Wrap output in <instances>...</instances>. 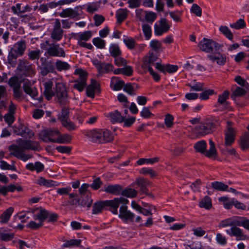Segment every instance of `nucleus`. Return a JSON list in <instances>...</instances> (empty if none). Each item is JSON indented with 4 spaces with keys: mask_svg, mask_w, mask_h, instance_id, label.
<instances>
[{
    "mask_svg": "<svg viewBox=\"0 0 249 249\" xmlns=\"http://www.w3.org/2000/svg\"><path fill=\"white\" fill-rule=\"evenodd\" d=\"M81 243L80 239H71L70 240H66L63 245L64 248H69L71 247H78Z\"/></svg>",
    "mask_w": 249,
    "mask_h": 249,
    "instance_id": "50",
    "label": "nucleus"
},
{
    "mask_svg": "<svg viewBox=\"0 0 249 249\" xmlns=\"http://www.w3.org/2000/svg\"><path fill=\"white\" fill-rule=\"evenodd\" d=\"M8 84L13 89H20L21 82L17 76L11 77L8 81Z\"/></svg>",
    "mask_w": 249,
    "mask_h": 249,
    "instance_id": "45",
    "label": "nucleus"
},
{
    "mask_svg": "<svg viewBox=\"0 0 249 249\" xmlns=\"http://www.w3.org/2000/svg\"><path fill=\"white\" fill-rule=\"evenodd\" d=\"M201 50L208 53H212L213 51H217L223 47V45L220 44L212 39L204 38L198 44Z\"/></svg>",
    "mask_w": 249,
    "mask_h": 249,
    "instance_id": "8",
    "label": "nucleus"
},
{
    "mask_svg": "<svg viewBox=\"0 0 249 249\" xmlns=\"http://www.w3.org/2000/svg\"><path fill=\"white\" fill-rule=\"evenodd\" d=\"M124 84V82L119 80L118 77H113L111 78L110 87L114 90H121Z\"/></svg>",
    "mask_w": 249,
    "mask_h": 249,
    "instance_id": "25",
    "label": "nucleus"
},
{
    "mask_svg": "<svg viewBox=\"0 0 249 249\" xmlns=\"http://www.w3.org/2000/svg\"><path fill=\"white\" fill-rule=\"evenodd\" d=\"M128 203V200L124 197L116 198L113 200L104 201V205L107 207H109V210L115 214L118 213V208L120 204H126Z\"/></svg>",
    "mask_w": 249,
    "mask_h": 249,
    "instance_id": "11",
    "label": "nucleus"
},
{
    "mask_svg": "<svg viewBox=\"0 0 249 249\" xmlns=\"http://www.w3.org/2000/svg\"><path fill=\"white\" fill-rule=\"evenodd\" d=\"M45 44L49 45V47L46 49L47 54L52 57H65L66 54L64 49L60 47L58 44H49L48 41H45ZM41 48L45 49V47L41 45Z\"/></svg>",
    "mask_w": 249,
    "mask_h": 249,
    "instance_id": "9",
    "label": "nucleus"
},
{
    "mask_svg": "<svg viewBox=\"0 0 249 249\" xmlns=\"http://www.w3.org/2000/svg\"><path fill=\"white\" fill-rule=\"evenodd\" d=\"M248 90H249V89H247L243 87H237L231 94V97L232 99L235 100L236 98L242 97L245 95Z\"/></svg>",
    "mask_w": 249,
    "mask_h": 249,
    "instance_id": "32",
    "label": "nucleus"
},
{
    "mask_svg": "<svg viewBox=\"0 0 249 249\" xmlns=\"http://www.w3.org/2000/svg\"><path fill=\"white\" fill-rule=\"evenodd\" d=\"M72 139V136L68 134H65L64 135H61L57 137V139L54 141V142L59 143H68L70 142Z\"/></svg>",
    "mask_w": 249,
    "mask_h": 249,
    "instance_id": "37",
    "label": "nucleus"
},
{
    "mask_svg": "<svg viewBox=\"0 0 249 249\" xmlns=\"http://www.w3.org/2000/svg\"><path fill=\"white\" fill-rule=\"evenodd\" d=\"M20 127H21V131H19V133H18V135L26 137L29 138H31L34 136V133L33 131L26 126L20 125Z\"/></svg>",
    "mask_w": 249,
    "mask_h": 249,
    "instance_id": "38",
    "label": "nucleus"
},
{
    "mask_svg": "<svg viewBox=\"0 0 249 249\" xmlns=\"http://www.w3.org/2000/svg\"><path fill=\"white\" fill-rule=\"evenodd\" d=\"M128 10L126 9H120L116 13V17L118 22L119 23L123 21L127 17Z\"/></svg>",
    "mask_w": 249,
    "mask_h": 249,
    "instance_id": "44",
    "label": "nucleus"
},
{
    "mask_svg": "<svg viewBox=\"0 0 249 249\" xmlns=\"http://www.w3.org/2000/svg\"><path fill=\"white\" fill-rule=\"evenodd\" d=\"M157 58L156 55H154L153 53H150L148 56H146L144 58L142 68L147 70L149 69V68L151 67V66L155 65V62L157 60Z\"/></svg>",
    "mask_w": 249,
    "mask_h": 249,
    "instance_id": "20",
    "label": "nucleus"
},
{
    "mask_svg": "<svg viewBox=\"0 0 249 249\" xmlns=\"http://www.w3.org/2000/svg\"><path fill=\"white\" fill-rule=\"evenodd\" d=\"M124 42L129 49L133 50L135 48L136 42L132 38H125L124 39Z\"/></svg>",
    "mask_w": 249,
    "mask_h": 249,
    "instance_id": "63",
    "label": "nucleus"
},
{
    "mask_svg": "<svg viewBox=\"0 0 249 249\" xmlns=\"http://www.w3.org/2000/svg\"><path fill=\"white\" fill-rule=\"evenodd\" d=\"M121 194L123 196L128 197H134L137 195V191L134 189L127 188L124 190H122Z\"/></svg>",
    "mask_w": 249,
    "mask_h": 249,
    "instance_id": "52",
    "label": "nucleus"
},
{
    "mask_svg": "<svg viewBox=\"0 0 249 249\" xmlns=\"http://www.w3.org/2000/svg\"><path fill=\"white\" fill-rule=\"evenodd\" d=\"M230 92L228 90H225L222 94L218 95L217 99V104L215 105L216 107L220 106H227L228 103L227 100L229 98Z\"/></svg>",
    "mask_w": 249,
    "mask_h": 249,
    "instance_id": "26",
    "label": "nucleus"
},
{
    "mask_svg": "<svg viewBox=\"0 0 249 249\" xmlns=\"http://www.w3.org/2000/svg\"><path fill=\"white\" fill-rule=\"evenodd\" d=\"M105 207L106 205H104V201L95 203L93 206L92 213L97 214L101 213Z\"/></svg>",
    "mask_w": 249,
    "mask_h": 249,
    "instance_id": "54",
    "label": "nucleus"
},
{
    "mask_svg": "<svg viewBox=\"0 0 249 249\" xmlns=\"http://www.w3.org/2000/svg\"><path fill=\"white\" fill-rule=\"evenodd\" d=\"M92 36V33L90 31H85L79 34H73V37L77 41H87L89 40Z\"/></svg>",
    "mask_w": 249,
    "mask_h": 249,
    "instance_id": "28",
    "label": "nucleus"
},
{
    "mask_svg": "<svg viewBox=\"0 0 249 249\" xmlns=\"http://www.w3.org/2000/svg\"><path fill=\"white\" fill-rule=\"evenodd\" d=\"M26 49L25 40H21L16 42L11 49L17 53L19 56H22Z\"/></svg>",
    "mask_w": 249,
    "mask_h": 249,
    "instance_id": "19",
    "label": "nucleus"
},
{
    "mask_svg": "<svg viewBox=\"0 0 249 249\" xmlns=\"http://www.w3.org/2000/svg\"><path fill=\"white\" fill-rule=\"evenodd\" d=\"M55 65L58 71H67L70 69V65L66 62L57 60Z\"/></svg>",
    "mask_w": 249,
    "mask_h": 249,
    "instance_id": "42",
    "label": "nucleus"
},
{
    "mask_svg": "<svg viewBox=\"0 0 249 249\" xmlns=\"http://www.w3.org/2000/svg\"><path fill=\"white\" fill-rule=\"evenodd\" d=\"M231 226L230 230H226V232L231 236L236 237L237 240H242L246 239V235L243 232L242 230L237 227V218L230 217L220 221L218 227L225 228Z\"/></svg>",
    "mask_w": 249,
    "mask_h": 249,
    "instance_id": "2",
    "label": "nucleus"
},
{
    "mask_svg": "<svg viewBox=\"0 0 249 249\" xmlns=\"http://www.w3.org/2000/svg\"><path fill=\"white\" fill-rule=\"evenodd\" d=\"M199 206L201 208H205L207 210L210 209L212 207V200L210 197L205 196L200 202Z\"/></svg>",
    "mask_w": 249,
    "mask_h": 249,
    "instance_id": "40",
    "label": "nucleus"
},
{
    "mask_svg": "<svg viewBox=\"0 0 249 249\" xmlns=\"http://www.w3.org/2000/svg\"><path fill=\"white\" fill-rule=\"evenodd\" d=\"M216 121L209 119L204 120L196 127L198 136H204L213 132L216 127Z\"/></svg>",
    "mask_w": 249,
    "mask_h": 249,
    "instance_id": "6",
    "label": "nucleus"
},
{
    "mask_svg": "<svg viewBox=\"0 0 249 249\" xmlns=\"http://www.w3.org/2000/svg\"><path fill=\"white\" fill-rule=\"evenodd\" d=\"M194 147L196 152L204 154L207 147V143L206 141L201 140L196 142Z\"/></svg>",
    "mask_w": 249,
    "mask_h": 249,
    "instance_id": "39",
    "label": "nucleus"
},
{
    "mask_svg": "<svg viewBox=\"0 0 249 249\" xmlns=\"http://www.w3.org/2000/svg\"><path fill=\"white\" fill-rule=\"evenodd\" d=\"M219 31L229 39L231 40L233 39V34L227 26H221L219 27Z\"/></svg>",
    "mask_w": 249,
    "mask_h": 249,
    "instance_id": "55",
    "label": "nucleus"
},
{
    "mask_svg": "<svg viewBox=\"0 0 249 249\" xmlns=\"http://www.w3.org/2000/svg\"><path fill=\"white\" fill-rule=\"evenodd\" d=\"M41 54V51L39 50L31 51L29 52V58L31 60L38 59Z\"/></svg>",
    "mask_w": 249,
    "mask_h": 249,
    "instance_id": "61",
    "label": "nucleus"
},
{
    "mask_svg": "<svg viewBox=\"0 0 249 249\" xmlns=\"http://www.w3.org/2000/svg\"><path fill=\"white\" fill-rule=\"evenodd\" d=\"M93 63L99 73H108L113 70V66L110 64L102 63L98 60H94Z\"/></svg>",
    "mask_w": 249,
    "mask_h": 249,
    "instance_id": "17",
    "label": "nucleus"
},
{
    "mask_svg": "<svg viewBox=\"0 0 249 249\" xmlns=\"http://www.w3.org/2000/svg\"><path fill=\"white\" fill-rule=\"evenodd\" d=\"M79 15L76 10L72 8H67L63 9L61 12L59 13V16L62 18L69 17L71 18H76Z\"/></svg>",
    "mask_w": 249,
    "mask_h": 249,
    "instance_id": "23",
    "label": "nucleus"
},
{
    "mask_svg": "<svg viewBox=\"0 0 249 249\" xmlns=\"http://www.w3.org/2000/svg\"><path fill=\"white\" fill-rule=\"evenodd\" d=\"M123 187L119 184L109 185L105 188V191L107 193L118 195L122 191Z\"/></svg>",
    "mask_w": 249,
    "mask_h": 249,
    "instance_id": "24",
    "label": "nucleus"
},
{
    "mask_svg": "<svg viewBox=\"0 0 249 249\" xmlns=\"http://www.w3.org/2000/svg\"><path fill=\"white\" fill-rule=\"evenodd\" d=\"M233 124L231 121L227 122L224 130V146L230 155L236 156L237 154L235 149L233 148H229L234 142L237 132V129L233 126Z\"/></svg>",
    "mask_w": 249,
    "mask_h": 249,
    "instance_id": "3",
    "label": "nucleus"
},
{
    "mask_svg": "<svg viewBox=\"0 0 249 249\" xmlns=\"http://www.w3.org/2000/svg\"><path fill=\"white\" fill-rule=\"evenodd\" d=\"M167 20L165 18H161L160 21V25H155V34L157 36H161L164 33H166L170 29Z\"/></svg>",
    "mask_w": 249,
    "mask_h": 249,
    "instance_id": "16",
    "label": "nucleus"
},
{
    "mask_svg": "<svg viewBox=\"0 0 249 249\" xmlns=\"http://www.w3.org/2000/svg\"><path fill=\"white\" fill-rule=\"evenodd\" d=\"M19 55L12 49L9 53L8 55V63L12 67H15L17 64V59Z\"/></svg>",
    "mask_w": 249,
    "mask_h": 249,
    "instance_id": "33",
    "label": "nucleus"
},
{
    "mask_svg": "<svg viewBox=\"0 0 249 249\" xmlns=\"http://www.w3.org/2000/svg\"><path fill=\"white\" fill-rule=\"evenodd\" d=\"M69 108L66 107H63L61 112L58 116V119L62 123L65 121L69 120Z\"/></svg>",
    "mask_w": 249,
    "mask_h": 249,
    "instance_id": "41",
    "label": "nucleus"
},
{
    "mask_svg": "<svg viewBox=\"0 0 249 249\" xmlns=\"http://www.w3.org/2000/svg\"><path fill=\"white\" fill-rule=\"evenodd\" d=\"M74 74L78 75L79 77L74 80L73 88L79 91H82L86 86L87 73L82 69H78L75 71Z\"/></svg>",
    "mask_w": 249,
    "mask_h": 249,
    "instance_id": "10",
    "label": "nucleus"
},
{
    "mask_svg": "<svg viewBox=\"0 0 249 249\" xmlns=\"http://www.w3.org/2000/svg\"><path fill=\"white\" fill-rule=\"evenodd\" d=\"M145 19L148 22L152 23L156 18V15L152 12H145Z\"/></svg>",
    "mask_w": 249,
    "mask_h": 249,
    "instance_id": "64",
    "label": "nucleus"
},
{
    "mask_svg": "<svg viewBox=\"0 0 249 249\" xmlns=\"http://www.w3.org/2000/svg\"><path fill=\"white\" fill-rule=\"evenodd\" d=\"M209 142L210 147L209 150H205L204 155L208 158H214L217 156V150L215 146L214 142L211 139L209 140Z\"/></svg>",
    "mask_w": 249,
    "mask_h": 249,
    "instance_id": "30",
    "label": "nucleus"
},
{
    "mask_svg": "<svg viewBox=\"0 0 249 249\" xmlns=\"http://www.w3.org/2000/svg\"><path fill=\"white\" fill-rule=\"evenodd\" d=\"M100 87L99 84L93 79L91 80V83L86 89V93L88 97L93 98L95 95V89L98 90Z\"/></svg>",
    "mask_w": 249,
    "mask_h": 249,
    "instance_id": "21",
    "label": "nucleus"
},
{
    "mask_svg": "<svg viewBox=\"0 0 249 249\" xmlns=\"http://www.w3.org/2000/svg\"><path fill=\"white\" fill-rule=\"evenodd\" d=\"M55 96L56 101L62 105H65L68 103V92L66 86L63 83H56Z\"/></svg>",
    "mask_w": 249,
    "mask_h": 249,
    "instance_id": "7",
    "label": "nucleus"
},
{
    "mask_svg": "<svg viewBox=\"0 0 249 249\" xmlns=\"http://www.w3.org/2000/svg\"><path fill=\"white\" fill-rule=\"evenodd\" d=\"M109 52L113 57H116L121 54V51L117 44H111L109 47Z\"/></svg>",
    "mask_w": 249,
    "mask_h": 249,
    "instance_id": "48",
    "label": "nucleus"
},
{
    "mask_svg": "<svg viewBox=\"0 0 249 249\" xmlns=\"http://www.w3.org/2000/svg\"><path fill=\"white\" fill-rule=\"evenodd\" d=\"M139 173L144 175L148 174L152 178L156 177L158 176L157 173L153 169L150 168H142L140 170Z\"/></svg>",
    "mask_w": 249,
    "mask_h": 249,
    "instance_id": "49",
    "label": "nucleus"
},
{
    "mask_svg": "<svg viewBox=\"0 0 249 249\" xmlns=\"http://www.w3.org/2000/svg\"><path fill=\"white\" fill-rule=\"evenodd\" d=\"M235 81L239 85L243 88H246L247 89H249V83L244 80L241 76H237L234 78Z\"/></svg>",
    "mask_w": 249,
    "mask_h": 249,
    "instance_id": "58",
    "label": "nucleus"
},
{
    "mask_svg": "<svg viewBox=\"0 0 249 249\" xmlns=\"http://www.w3.org/2000/svg\"><path fill=\"white\" fill-rule=\"evenodd\" d=\"M92 42L96 47L99 49L104 48L106 45L105 41L100 37L93 38Z\"/></svg>",
    "mask_w": 249,
    "mask_h": 249,
    "instance_id": "59",
    "label": "nucleus"
},
{
    "mask_svg": "<svg viewBox=\"0 0 249 249\" xmlns=\"http://www.w3.org/2000/svg\"><path fill=\"white\" fill-rule=\"evenodd\" d=\"M135 183L140 188V191L142 194H148L147 186L151 184L149 181L144 178H139L136 179Z\"/></svg>",
    "mask_w": 249,
    "mask_h": 249,
    "instance_id": "18",
    "label": "nucleus"
},
{
    "mask_svg": "<svg viewBox=\"0 0 249 249\" xmlns=\"http://www.w3.org/2000/svg\"><path fill=\"white\" fill-rule=\"evenodd\" d=\"M48 216V212L44 209L41 210L38 214H35L33 217L35 220L38 219L39 222L43 224Z\"/></svg>",
    "mask_w": 249,
    "mask_h": 249,
    "instance_id": "43",
    "label": "nucleus"
},
{
    "mask_svg": "<svg viewBox=\"0 0 249 249\" xmlns=\"http://www.w3.org/2000/svg\"><path fill=\"white\" fill-rule=\"evenodd\" d=\"M23 82L24 91L32 98H35L37 95V91L36 88L33 87L35 82H31L28 79H24Z\"/></svg>",
    "mask_w": 249,
    "mask_h": 249,
    "instance_id": "14",
    "label": "nucleus"
},
{
    "mask_svg": "<svg viewBox=\"0 0 249 249\" xmlns=\"http://www.w3.org/2000/svg\"><path fill=\"white\" fill-rule=\"evenodd\" d=\"M86 136L91 141L101 143L110 142L114 138L111 132L105 129H93L87 132Z\"/></svg>",
    "mask_w": 249,
    "mask_h": 249,
    "instance_id": "4",
    "label": "nucleus"
},
{
    "mask_svg": "<svg viewBox=\"0 0 249 249\" xmlns=\"http://www.w3.org/2000/svg\"><path fill=\"white\" fill-rule=\"evenodd\" d=\"M239 144L243 150L249 149V133H245L240 137Z\"/></svg>",
    "mask_w": 249,
    "mask_h": 249,
    "instance_id": "31",
    "label": "nucleus"
},
{
    "mask_svg": "<svg viewBox=\"0 0 249 249\" xmlns=\"http://www.w3.org/2000/svg\"><path fill=\"white\" fill-rule=\"evenodd\" d=\"M49 131L48 129L42 130L38 134L39 139L46 142H54L55 139H52L50 137Z\"/></svg>",
    "mask_w": 249,
    "mask_h": 249,
    "instance_id": "35",
    "label": "nucleus"
},
{
    "mask_svg": "<svg viewBox=\"0 0 249 249\" xmlns=\"http://www.w3.org/2000/svg\"><path fill=\"white\" fill-rule=\"evenodd\" d=\"M69 200L68 203L69 204L77 207L81 206L82 207H87L90 208L92 205L93 200L88 195L84 198L82 196H79L78 194L74 193H70L69 194Z\"/></svg>",
    "mask_w": 249,
    "mask_h": 249,
    "instance_id": "5",
    "label": "nucleus"
},
{
    "mask_svg": "<svg viewBox=\"0 0 249 249\" xmlns=\"http://www.w3.org/2000/svg\"><path fill=\"white\" fill-rule=\"evenodd\" d=\"M108 116L110 121L113 123H122L124 121V117L121 115L118 110L109 113Z\"/></svg>",
    "mask_w": 249,
    "mask_h": 249,
    "instance_id": "29",
    "label": "nucleus"
},
{
    "mask_svg": "<svg viewBox=\"0 0 249 249\" xmlns=\"http://www.w3.org/2000/svg\"><path fill=\"white\" fill-rule=\"evenodd\" d=\"M8 149L11 151L10 155L26 161L33 157L32 155L25 153L26 150L39 151L41 149V147L37 141L19 139L17 141L16 144L11 145L9 146Z\"/></svg>",
    "mask_w": 249,
    "mask_h": 249,
    "instance_id": "1",
    "label": "nucleus"
},
{
    "mask_svg": "<svg viewBox=\"0 0 249 249\" xmlns=\"http://www.w3.org/2000/svg\"><path fill=\"white\" fill-rule=\"evenodd\" d=\"M160 160V158L159 157H155L153 158L150 159H144L141 158L140 159L137 161V163L138 165H142L144 163H148V164H154L156 162H159Z\"/></svg>",
    "mask_w": 249,
    "mask_h": 249,
    "instance_id": "47",
    "label": "nucleus"
},
{
    "mask_svg": "<svg viewBox=\"0 0 249 249\" xmlns=\"http://www.w3.org/2000/svg\"><path fill=\"white\" fill-rule=\"evenodd\" d=\"M53 82L51 81H47L44 84V94L48 100L52 99V97L55 96V92L52 90Z\"/></svg>",
    "mask_w": 249,
    "mask_h": 249,
    "instance_id": "22",
    "label": "nucleus"
},
{
    "mask_svg": "<svg viewBox=\"0 0 249 249\" xmlns=\"http://www.w3.org/2000/svg\"><path fill=\"white\" fill-rule=\"evenodd\" d=\"M123 89L124 91L127 92L130 95H134V91H135V88L132 84L128 83L126 84H124Z\"/></svg>",
    "mask_w": 249,
    "mask_h": 249,
    "instance_id": "62",
    "label": "nucleus"
},
{
    "mask_svg": "<svg viewBox=\"0 0 249 249\" xmlns=\"http://www.w3.org/2000/svg\"><path fill=\"white\" fill-rule=\"evenodd\" d=\"M119 217L125 222H133L135 215L130 211L127 210V207L125 204L122 205L120 208Z\"/></svg>",
    "mask_w": 249,
    "mask_h": 249,
    "instance_id": "15",
    "label": "nucleus"
},
{
    "mask_svg": "<svg viewBox=\"0 0 249 249\" xmlns=\"http://www.w3.org/2000/svg\"><path fill=\"white\" fill-rule=\"evenodd\" d=\"M212 186L213 189L220 191H225L229 188V186L219 181L212 182Z\"/></svg>",
    "mask_w": 249,
    "mask_h": 249,
    "instance_id": "46",
    "label": "nucleus"
},
{
    "mask_svg": "<svg viewBox=\"0 0 249 249\" xmlns=\"http://www.w3.org/2000/svg\"><path fill=\"white\" fill-rule=\"evenodd\" d=\"M14 210V208L11 207L4 211L0 215V222L2 224L7 223L13 213Z\"/></svg>",
    "mask_w": 249,
    "mask_h": 249,
    "instance_id": "27",
    "label": "nucleus"
},
{
    "mask_svg": "<svg viewBox=\"0 0 249 249\" xmlns=\"http://www.w3.org/2000/svg\"><path fill=\"white\" fill-rule=\"evenodd\" d=\"M61 124L63 126L69 131H73L77 129V126L70 119L61 123Z\"/></svg>",
    "mask_w": 249,
    "mask_h": 249,
    "instance_id": "56",
    "label": "nucleus"
},
{
    "mask_svg": "<svg viewBox=\"0 0 249 249\" xmlns=\"http://www.w3.org/2000/svg\"><path fill=\"white\" fill-rule=\"evenodd\" d=\"M237 226H242L249 231V220L244 217L237 218Z\"/></svg>",
    "mask_w": 249,
    "mask_h": 249,
    "instance_id": "51",
    "label": "nucleus"
},
{
    "mask_svg": "<svg viewBox=\"0 0 249 249\" xmlns=\"http://www.w3.org/2000/svg\"><path fill=\"white\" fill-rule=\"evenodd\" d=\"M230 26L236 30L244 28L246 26V23L243 19H238L235 23L230 24Z\"/></svg>",
    "mask_w": 249,
    "mask_h": 249,
    "instance_id": "57",
    "label": "nucleus"
},
{
    "mask_svg": "<svg viewBox=\"0 0 249 249\" xmlns=\"http://www.w3.org/2000/svg\"><path fill=\"white\" fill-rule=\"evenodd\" d=\"M37 183L40 186L46 187H51L57 185L56 182L52 180H47L43 177H39L37 180Z\"/></svg>",
    "mask_w": 249,
    "mask_h": 249,
    "instance_id": "36",
    "label": "nucleus"
},
{
    "mask_svg": "<svg viewBox=\"0 0 249 249\" xmlns=\"http://www.w3.org/2000/svg\"><path fill=\"white\" fill-rule=\"evenodd\" d=\"M174 117L170 114H167L165 115L164 119V124L166 126L168 127H171L173 125Z\"/></svg>",
    "mask_w": 249,
    "mask_h": 249,
    "instance_id": "60",
    "label": "nucleus"
},
{
    "mask_svg": "<svg viewBox=\"0 0 249 249\" xmlns=\"http://www.w3.org/2000/svg\"><path fill=\"white\" fill-rule=\"evenodd\" d=\"M100 5V3L99 2L90 3L87 7V11L89 13L93 14L98 11Z\"/></svg>",
    "mask_w": 249,
    "mask_h": 249,
    "instance_id": "53",
    "label": "nucleus"
},
{
    "mask_svg": "<svg viewBox=\"0 0 249 249\" xmlns=\"http://www.w3.org/2000/svg\"><path fill=\"white\" fill-rule=\"evenodd\" d=\"M18 69L27 76H32L35 75L36 71L33 68L32 65L26 60L19 59Z\"/></svg>",
    "mask_w": 249,
    "mask_h": 249,
    "instance_id": "12",
    "label": "nucleus"
},
{
    "mask_svg": "<svg viewBox=\"0 0 249 249\" xmlns=\"http://www.w3.org/2000/svg\"><path fill=\"white\" fill-rule=\"evenodd\" d=\"M64 31L61 28V23L59 19H55L53 23V26L51 33V38L55 41L60 40L63 36Z\"/></svg>",
    "mask_w": 249,
    "mask_h": 249,
    "instance_id": "13",
    "label": "nucleus"
},
{
    "mask_svg": "<svg viewBox=\"0 0 249 249\" xmlns=\"http://www.w3.org/2000/svg\"><path fill=\"white\" fill-rule=\"evenodd\" d=\"M208 58L213 62L216 61L217 64L223 65L226 62V56L219 53L217 55H209Z\"/></svg>",
    "mask_w": 249,
    "mask_h": 249,
    "instance_id": "34",
    "label": "nucleus"
}]
</instances>
